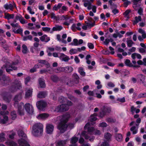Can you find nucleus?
Wrapping results in <instances>:
<instances>
[{"label": "nucleus", "mask_w": 146, "mask_h": 146, "mask_svg": "<svg viewBox=\"0 0 146 146\" xmlns=\"http://www.w3.org/2000/svg\"><path fill=\"white\" fill-rule=\"evenodd\" d=\"M6 144L8 146H17V143L13 141H8L6 142Z\"/></svg>", "instance_id": "obj_34"}, {"label": "nucleus", "mask_w": 146, "mask_h": 146, "mask_svg": "<svg viewBox=\"0 0 146 146\" xmlns=\"http://www.w3.org/2000/svg\"><path fill=\"white\" fill-rule=\"evenodd\" d=\"M23 30L22 29H21L20 28H19V29L16 30L15 29L13 30V32L15 33H19L20 34L22 32Z\"/></svg>", "instance_id": "obj_53"}, {"label": "nucleus", "mask_w": 146, "mask_h": 146, "mask_svg": "<svg viewBox=\"0 0 146 146\" xmlns=\"http://www.w3.org/2000/svg\"><path fill=\"white\" fill-rule=\"evenodd\" d=\"M9 120V118L7 115H3L2 118L0 117V123L2 124H6L7 123Z\"/></svg>", "instance_id": "obj_19"}, {"label": "nucleus", "mask_w": 146, "mask_h": 146, "mask_svg": "<svg viewBox=\"0 0 146 146\" xmlns=\"http://www.w3.org/2000/svg\"><path fill=\"white\" fill-rule=\"evenodd\" d=\"M97 115V114L96 113H94L91 115L90 117L88 123H90V124L93 125L95 123L94 121L97 119V118L96 117Z\"/></svg>", "instance_id": "obj_16"}, {"label": "nucleus", "mask_w": 146, "mask_h": 146, "mask_svg": "<svg viewBox=\"0 0 146 146\" xmlns=\"http://www.w3.org/2000/svg\"><path fill=\"white\" fill-rule=\"evenodd\" d=\"M58 101L60 103H63L66 101V99L63 96H61L59 98Z\"/></svg>", "instance_id": "obj_41"}, {"label": "nucleus", "mask_w": 146, "mask_h": 146, "mask_svg": "<svg viewBox=\"0 0 146 146\" xmlns=\"http://www.w3.org/2000/svg\"><path fill=\"white\" fill-rule=\"evenodd\" d=\"M115 139L118 141H121L123 139L122 135L120 133H117L115 135Z\"/></svg>", "instance_id": "obj_25"}, {"label": "nucleus", "mask_w": 146, "mask_h": 146, "mask_svg": "<svg viewBox=\"0 0 146 146\" xmlns=\"http://www.w3.org/2000/svg\"><path fill=\"white\" fill-rule=\"evenodd\" d=\"M72 103L70 101L67 102V104H62L58 106L56 108L58 111L63 112L67 111L69 109V106H72Z\"/></svg>", "instance_id": "obj_6"}, {"label": "nucleus", "mask_w": 146, "mask_h": 146, "mask_svg": "<svg viewBox=\"0 0 146 146\" xmlns=\"http://www.w3.org/2000/svg\"><path fill=\"white\" fill-rule=\"evenodd\" d=\"M125 63L126 65L129 67L133 66L132 64L130 62V61L129 59H127L125 61Z\"/></svg>", "instance_id": "obj_50"}, {"label": "nucleus", "mask_w": 146, "mask_h": 146, "mask_svg": "<svg viewBox=\"0 0 146 146\" xmlns=\"http://www.w3.org/2000/svg\"><path fill=\"white\" fill-rule=\"evenodd\" d=\"M101 132L99 130L95 129L94 131V134L96 135H99L101 134Z\"/></svg>", "instance_id": "obj_60"}, {"label": "nucleus", "mask_w": 146, "mask_h": 146, "mask_svg": "<svg viewBox=\"0 0 146 146\" xmlns=\"http://www.w3.org/2000/svg\"><path fill=\"white\" fill-rule=\"evenodd\" d=\"M78 139V137L74 136L72 137L70 140V142L71 143L73 144L77 142Z\"/></svg>", "instance_id": "obj_38"}, {"label": "nucleus", "mask_w": 146, "mask_h": 146, "mask_svg": "<svg viewBox=\"0 0 146 146\" xmlns=\"http://www.w3.org/2000/svg\"><path fill=\"white\" fill-rule=\"evenodd\" d=\"M66 140H60L57 141V146H63L66 143Z\"/></svg>", "instance_id": "obj_35"}, {"label": "nucleus", "mask_w": 146, "mask_h": 146, "mask_svg": "<svg viewBox=\"0 0 146 146\" xmlns=\"http://www.w3.org/2000/svg\"><path fill=\"white\" fill-rule=\"evenodd\" d=\"M22 98V94H20L16 95L14 98L15 102V106H18V113L20 115H22L24 114V110H23L24 104L23 103H20L19 105H18V101H20Z\"/></svg>", "instance_id": "obj_4"}, {"label": "nucleus", "mask_w": 146, "mask_h": 146, "mask_svg": "<svg viewBox=\"0 0 146 146\" xmlns=\"http://www.w3.org/2000/svg\"><path fill=\"white\" fill-rule=\"evenodd\" d=\"M111 137V134L108 133H106L104 135L105 138L107 140L109 141Z\"/></svg>", "instance_id": "obj_43"}, {"label": "nucleus", "mask_w": 146, "mask_h": 146, "mask_svg": "<svg viewBox=\"0 0 146 146\" xmlns=\"http://www.w3.org/2000/svg\"><path fill=\"white\" fill-rule=\"evenodd\" d=\"M21 84L20 82L17 81L13 84L10 88V91L12 92L15 91L17 89L21 88Z\"/></svg>", "instance_id": "obj_9"}, {"label": "nucleus", "mask_w": 146, "mask_h": 146, "mask_svg": "<svg viewBox=\"0 0 146 146\" xmlns=\"http://www.w3.org/2000/svg\"><path fill=\"white\" fill-rule=\"evenodd\" d=\"M11 118L12 119H15L17 117V115L16 112L15 111H12L11 113Z\"/></svg>", "instance_id": "obj_45"}, {"label": "nucleus", "mask_w": 146, "mask_h": 146, "mask_svg": "<svg viewBox=\"0 0 146 146\" xmlns=\"http://www.w3.org/2000/svg\"><path fill=\"white\" fill-rule=\"evenodd\" d=\"M17 64V63L13 62L10 65L9 62H8L6 64V65L5 66V67L6 68V71L9 72L12 71L13 70H17V67L14 66Z\"/></svg>", "instance_id": "obj_8"}, {"label": "nucleus", "mask_w": 146, "mask_h": 146, "mask_svg": "<svg viewBox=\"0 0 146 146\" xmlns=\"http://www.w3.org/2000/svg\"><path fill=\"white\" fill-rule=\"evenodd\" d=\"M92 125L90 124V123H88L84 127V129H87V132L84 131L81 133V136L84 137L86 139H89L90 141H92L94 138V137L93 136H90L92 134H94L95 130V129L93 127H90Z\"/></svg>", "instance_id": "obj_1"}, {"label": "nucleus", "mask_w": 146, "mask_h": 146, "mask_svg": "<svg viewBox=\"0 0 146 146\" xmlns=\"http://www.w3.org/2000/svg\"><path fill=\"white\" fill-rule=\"evenodd\" d=\"M46 95V93L45 92H39L37 95V97L40 98H42L45 97Z\"/></svg>", "instance_id": "obj_33"}, {"label": "nucleus", "mask_w": 146, "mask_h": 146, "mask_svg": "<svg viewBox=\"0 0 146 146\" xmlns=\"http://www.w3.org/2000/svg\"><path fill=\"white\" fill-rule=\"evenodd\" d=\"M66 72H72L73 70L71 66L65 67Z\"/></svg>", "instance_id": "obj_40"}, {"label": "nucleus", "mask_w": 146, "mask_h": 146, "mask_svg": "<svg viewBox=\"0 0 146 146\" xmlns=\"http://www.w3.org/2000/svg\"><path fill=\"white\" fill-rule=\"evenodd\" d=\"M27 10L28 11L29 13L31 14H34L35 12L32 11V9L30 7H28L27 8Z\"/></svg>", "instance_id": "obj_63"}, {"label": "nucleus", "mask_w": 146, "mask_h": 146, "mask_svg": "<svg viewBox=\"0 0 146 146\" xmlns=\"http://www.w3.org/2000/svg\"><path fill=\"white\" fill-rule=\"evenodd\" d=\"M139 33L142 35V36L143 38H146V33L144 30L141 29H139L138 30Z\"/></svg>", "instance_id": "obj_27"}, {"label": "nucleus", "mask_w": 146, "mask_h": 146, "mask_svg": "<svg viewBox=\"0 0 146 146\" xmlns=\"http://www.w3.org/2000/svg\"><path fill=\"white\" fill-rule=\"evenodd\" d=\"M131 57L134 60L136 58L138 59H141V55L136 53H134L132 54H131Z\"/></svg>", "instance_id": "obj_24"}, {"label": "nucleus", "mask_w": 146, "mask_h": 146, "mask_svg": "<svg viewBox=\"0 0 146 146\" xmlns=\"http://www.w3.org/2000/svg\"><path fill=\"white\" fill-rule=\"evenodd\" d=\"M18 134L20 137L22 138L18 141V143L20 146H30L27 142V138L25 134L21 130H19Z\"/></svg>", "instance_id": "obj_5"}, {"label": "nucleus", "mask_w": 146, "mask_h": 146, "mask_svg": "<svg viewBox=\"0 0 146 146\" xmlns=\"http://www.w3.org/2000/svg\"><path fill=\"white\" fill-rule=\"evenodd\" d=\"M38 63L35 65L36 68H40L42 67L43 65H46L47 66H50L49 64L46 61L44 60H38Z\"/></svg>", "instance_id": "obj_11"}, {"label": "nucleus", "mask_w": 146, "mask_h": 146, "mask_svg": "<svg viewBox=\"0 0 146 146\" xmlns=\"http://www.w3.org/2000/svg\"><path fill=\"white\" fill-rule=\"evenodd\" d=\"M49 116V114L46 113H43L40 114L37 117V118L39 119H44L47 118Z\"/></svg>", "instance_id": "obj_20"}, {"label": "nucleus", "mask_w": 146, "mask_h": 146, "mask_svg": "<svg viewBox=\"0 0 146 146\" xmlns=\"http://www.w3.org/2000/svg\"><path fill=\"white\" fill-rule=\"evenodd\" d=\"M84 2V5L85 7H87L88 10H90L92 9L93 12L95 13L96 11V7L95 5H92V3L89 1V0H83Z\"/></svg>", "instance_id": "obj_7"}, {"label": "nucleus", "mask_w": 146, "mask_h": 146, "mask_svg": "<svg viewBox=\"0 0 146 146\" xmlns=\"http://www.w3.org/2000/svg\"><path fill=\"white\" fill-rule=\"evenodd\" d=\"M51 80L54 82H56L58 80V77L55 75H52L51 77Z\"/></svg>", "instance_id": "obj_48"}, {"label": "nucleus", "mask_w": 146, "mask_h": 146, "mask_svg": "<svg viewBox=\"0 0 146 146\" xmlns=\"http://www.w3.org/2000/svg\"><path fill=\"white\" fill-rule=\"evenodd\" d=\"M5 134V133H2L0 134V141H3L6 140Z\"/></svg>", "instance_id": "obj_32"}, {"label": "nucleus", "mask_w": 146, "mask_h": 146, "mask_svg": "<svg viewBox=\"0 0 146 146\" xmlns=\"http://www.w3.org/2000/svg\"><path fill=\"white\" fill-rule=\"evenodd\" d=\"M3 7L6 9H10L11 11H13L14 9V7H16V5L13 2L12 3H7L5 4L3 6Z\"/></svg>", "instance_id": "obj_15"}, {"label": "nucleus", "mask_w": 146, "mask_h": 146, "mask_svg": "<svg viewBox=\"0 0 146 146\" xmlns=\"http://www.w3.org/2000/svg\"><path fill=\"white\" fill-rule=\"evenodd\" d=\"M67 96L68 98L72 101L75 102L77 100V99L76 98L72 96L71 95L69 94H67Z\"/></svg>", "instance_id": "obj_47"}, {"label": "nucleus", "mask_w": 146, "mask_h": 146, "mask_svg": "<svg viewBox=\"0 0 146 146\" xmlns=\"http://www.w3.org/2000/svg\"><path fill=\"white\" fill-rule=\"evenodd\" d=\"M22 48H23V52L24 54L26 53L28 50L27 46L23 44L22 45Z\"/></svg>", "instance_id": "obj_42"}, {"label": "nucleus", "mask_w": 146, "mask_h": 146, "mask_svg": "<svg viewBox=\"0 0 146 146\" xmlns=\"http://www.w3.org/2000/svg\"><path fill=\"white\" fill-rule=\"evenodd\" d=\"M63 29L62 27L61 26L56 25L53 27L52 30L53 31H60Z\"/></svg>", "instance_id": "obj_31"}, {"label": "nucleus", "mask_w": 146, "mask_h": 146, "mask_svg": "<svg viewBox=\"0 0 146 146\" xmlns=\"http://www.w3.org/2000/svg\"><path fill=\"white\" fill-rule=\"evenodd\" d=\"M146 98V93H140L138 96V98Z\"/></svg>", "instance_id": "obj_46"}, {"label": "nucleus", "mask_w": 146, "mask_h": 146, "mask_svg": "<svg viewBox=\"0 0 146 146\" xmlns=\"http://www.w3.org/2000/svg\"><path fill=\"white\" fill-rule=\"evenodd\" d=\"M24 107L26 111L30 114H32L34 111L32 106L29 103H26L24 105Z\"/></svg>", "instance_id": "obj_13"}, {"label": "nucleus", "mask_w": 146, "mask_h": 146, "mask_svg": "<svg viewBox=\"0 0 146 146\" xmlns=\"http://www.w3.org/2000/svg\"><path fill=\"white\" fill-rule=\"evenodd\" d=\"M101 146H109L108 142L105 141L101 145Z\"/></svg>", "instance_id": "obj_64"}, {"label": "nucleus", "mask_w": 146, "mask_h": 146, "mask_svg": "<svg viewBox=\"0 0 146 146\" xmlns=\"http://www.w3.org/2000/svg\"><path fill=\"white\" fill-rule=\"evenodd\" d=\"M106 121L109 123H113L116 121L115 119L112 118H108L106 119Z\"/></svg>", "instance_id": "obj_49"}, {"label": "nucleus", "mask_w": 146, "mask_h": 146, "mask_svg": "<svg viewBox=\"0 0 146 146\" xmlns=\"http://www.w3.org/2000/svg\"><path fill=\"white\" fill-rule=\"evenodd\" d=\"M78 71L80 74L83 76H84L86 75V73L84 72L83 68L80 67L78 68Z\"/></svg>", "instance_id": "obj_28"}, {"label": "nucleus", "mask_w": 146, "mask_h": 146, "mask_svg": "<svg viewBox=\"0 0 146 146\" xmlns=\"http://www.w3.org/2000/svg\"><path fill=\"white\" fill-rule=\"evenodd\" d=\"M40 40L42 41H44L45 42H48L50 40L49 37H48L46 35H44L40 37Z\"/></svg>", "instance_id": "obj_23"}, {"label": "nucleus", "mask_w": 146, "mask_h": 146, "mask_svg": "<svg viewBox=\"0 0 146 146\" xmlns=\"http://www.w3.org/2000/svg\"><path fill=\"white\" fill-rule=\"evenodd\" d=\"M54 126L50 124H47L46 125V131L48 134H51L53 131Z\"/></svg>", "instance_id": "obj_14"}, {"label": "nucleus", "mask_w": 146, "mask_h": 146, "mask_svg": "<svg viewBox=\"0 0 146 146\" xmlns=\"http://www.w3.org/2000/svg\"><path fill=\"white\" fill-rule=\"evenodd\" d=\"M30 80L31 78L29 76H28L25 79V84L26 85H27V83L30 82Z\"/></svg>", "instance_id": "obj_57"}, {"label": "nucleus", "mask_w": 146, "mask_h": 146, "mask_svg": "<svg viewBox=\"0 0 146 146\" xmlns=\"http://www.w3.org/2000/svg\"><path fill=\"white\" fill-rule=\"evenodd\" d=\"M138 77L140 79L141 82L144 84L145 81V76L142 74H140L138 75Z\"/></svg>", "instance_id": "obj_36"}, {"label": "nucleus", "mask_w": 146, "mask_h": 146, "mask_svg": "<svg viewBox=\"0 0 146 146\" xmlns=\"http://www.w3.org/2000/svg\"><path fill=\"white\" fill-rule=\"evenodd\" d=\"M117 101H119L120 102H121L122 103L124 102H125V98L123 97L122 98H118L117 99Z\"/></svg>", "instance_id": "obj_61"}, {"label": "nucleus", "mask_w": 146, "mask_h": 146, "mask_svg": "<svg viewBox=\"0 0 146 146\" xmlns=\"http://www.w3.org/2000/svg\"><path fill=\"white\" fill-rule=\"evenodd\" d=\"M32 36L31 35H29L28 36H23V40L24 41H26L28 40H32Z\"/></svg>", "instance_id": "obj_39"}, {"label": "nucleus", "mask_w": 146, "mask_h": 146, "mask_svg": "<svg viewBox=\"0 0 146 146\" xmlns=\"http://www.w3.org/2000/svg\"><path fill=\"white\" fill-rule=\"evenodd\" d=\"M69 115L65 114L62 116L58 117L57 120H60V122L58 125V129L62 133H63L66 130L68 126L66 124L68 121Z\"/></svg>", "instance_id": "obj_2"}, {"label": "nucleus", "mask_w": 146, "mask_h": 146, "mask_svg": "<svg viewBox=\"0 0 146 146\" xmlns=\"http://www.w3.org/2000/svg\"><path fill=\"white\" fill-rule=\"evenodd\" d=\"M43 125L40 123H35L33 126L32 133L35 136L41 135L43 132Z\"/></svg>", "instance_id": "obj_3"}, {"label": "nucleus", "mask_w": 146, "mask_h": 146, "mask_svg": "<svg viewBox=\"0 0 146 146\" xmlns=\"http://www.w3.org/2000/svg\"><path fill=\"white\" fill-rule=\"evenodd\" d=\"M33 92V89L31 88L27 89L26 90L25 97L29 98L31 96Z\"/></svg>", "instance_id": "obj_21"}, {"label": "nucleus", "mask_w": 146, "mask_h": 146, "mask_svg": "<svg viewBox=\"0 0 146 146\" xmlns=\"http://www.w3.org/2000/svg\"><path fill=\"white\" fill-rule=\"evenodd\" d=\"M136 126H133L130 128V130L132 132L133 134H135L137 133L138 129V124H136Z\"/></svg>", "instance_id": "obj_22"}, {"label": "nucleus", "mask_w": 146, "mask_h": 146, "mask_svg": "<svg viewBox=\"0 0 146 146\" xmlns=\"http://www.w3.org/2000/svg\"><path fill=\"white\" fill-rule=\"evenodd\" d=\"M62 19H63L66 20H67L70 19L71 18V17L68 16V15H63L62 16Z\"/></svg>", "instance_id": "obj_62"}, {"label": "nucleus", "mask_w": 146, "mask_h": 146, "mask_svg": "<svg viewBox=\"0 0 146 146\" xmlns=\"http://www.w3.org/2000/svg\"><path fill=\"white\" fill-rule=\"evenodd\" d=\"M137 10V12L139 15H143V9L142 8H140Z\"/></svg>", "instance_id": "obj_59"}, {"label": "nucleus", "mask_w": 146, "mask_h": 146, "mask_svg": "<svg viewBox=\"0 0 146 146\" xmlns=\"http://www.w3.org/2000/svg\"><path fill=\"white\" fill-rule=\"evenodd\" d=\"M133 7L135 10H137L139 8H140V5L137 3H134L133 5Z\"/></svg>", "instance_id": "obj_54"}, {"label": "nucleus", "mask_w": 146, "mask_h": 146, "mask_svg": "<svg viewBox=\"0 0 146 146\" xmlns=\"http://www.w3.org/2000/svg\"><path fill=\"white\" fill-rule=\"evenodd\" d=\"M3 99L7 102H9L11 100V98L10 97H4L3 98Z\"/></svg>", "instance_id": "obj_58"}, {"label": "nucleus", "mask_w": 146, "mask_h": 146, "mask_svg": "<svg viewBox=\"0 0 146 146\" xmlns=\"http://www.w3.org/2000/svg\"><path fill=\"white\" fill-rule=\"evenodd\" d=\"M5 133L7 134L6 136L7 139L8 138L11 139H13L15 134L13 131H9L5 132Z\"/></svg>", "instance_id": "obj_18"}, {"label": "nucleus", "mask_w": 146, "mask_h": 146, "mask_svg": "<svg viewBox=\"0 0 146 146\" xmlns=\"http://www.w3.org/2000/svg\"><path fill=\"white\" fill-rule=\"evenodd\" d=\"M78 52V50L77 49L72 48L69 51L70 53L71 54H75L76 53Z\"/></svg>", "instance_id": "obj_51"}, {"label": "nucleus", "mask_w": 146, "mask_h": 146, "mask_svg": "<svg viewBox=\"0 0 146 146\" xmlns=\"http://www.w3.org/2000/svg\"><path fill=\"white\" fill-rule=\"evenodd\" d=\"M14 15L13 14H10L9 13L5 14V17L7 19H13L14 17Z\"/></svg>", "instance_id": "obj_37"}, {"label": "nucleus", "mask_w": 146, "mask_h": 146, "mask_svg": "<svg viewBox=\"0 0 146 146\" xmlns=\"http://www.w3.org/2000/svg\"><path fill=\"white\" fill-rule=\"evenodd\" d=\"M38 82L41 88H43L45 87V84L43 79L39 78L38 80Z\"/></svg>", "instance_id": "obj_29"}, {"label": "nucleus", "mask_w": 146, "mask_h": 146, "mask_svg": "<svg viewBox=\"0 0 146 146\" xmlns=\"http://www.w3.org/2000/svg\"><path fill=\"white\" fill-rule=\"evenodd\" d=\"M59 58L62 61L67 62L69 59V57L62 53H59Z\"/></svg>", "instance_id": "obj_17"}, {"label": "nucleus", "mask_w": 146, "mask_h": 146, "mask_svg": "<svg viewBox=\"0 0 146 146\" xmlns=\"http://www.w3.org/2000/svg\"><path fill=\"white\" fill-rule=\"evenodd\" d=\"M142 20V18L141 16H139L137 17L136 16L135 18V20L133 21V24L135 25L139 22L141 21Z\"/></svg>", "instance_id": "obj_26"}, {"label": "nucleus", "mask_w": 146, "mask_h": 146, "mask_svg": "<svg viewBox=\"0 0 146 146\" xmlns=\"http://www.w3.org/2000/svg\"><path fill=\"white\" fill-rule=\"evenodd\" d=\"M70 44L72 45L78 46V41L76 39H74L72 42H71Z\"/></svg>", "instance_id": "obj_44"}, {"label": "nucleus", "mask_w": 146, "mask_h": 146, "mask_svg": "<svg viewBox=\"0 0 146 146\" xmlns=\"http://www.w3.org/2000/svg\"><path fill=\"white\" fill-rule=\"evenodd\" d=\"M19 21L20 23L22 24H24L27 23V21L25 20L23 17Z\"/></svg>", "instance_id": "obj_56"}, {"label": "nucleus", "mask_w": 146, "mask_h": 146, "mask_svg": "<svg viewBox=\"0 0 146 146\" xmlns=\"http://www.w3.org/2000/svg\"><path fill=\"white\" fill-rule=\"evenodd\" d=\"M29 28L31 30H34L35 29V27H34V24L32 23H29L28 24Z\"/></svg>", "instance_id": "obj_52"}, {"label": "nucleus", "mask_w": 146, "mask_h": 146, "mask_svg": "<svg viewBox=\"0 0 146 146\" xmlns=\"http://www.w3.org/2000/svg\"><path fill=\"white\" fill-rule=\"evenodd\" d=\"M127 46L129 47H131L135 43L131 40H129L127 38L126 41Z\"/></svg>", "instance_id": "obj_30"}, {"label": "nucleus", "mask_w": 146, "mask_h": 146, "mask_svg": "<svg viewBox=\"0 0 146 146\" xmlns=\"http://www.w3.org/2000/svg\"><path fill=\"white\" fill-rule=\"evenodd\" d=\"M111 110L110 108L107 107L103 106L101 109V111L100 112V116L102 117H103L107 113H110Z\"/></svg>", "instance_id": "obj_10"}, {"label": "nucleus", "mask_w": 146, "mask_h": 146, "mask_svg": "<svg viewBox=\"0 0 146 146\" xmlns=\"http://www.w3.org/2000/svg\"><path fill=\"white\" fill-rule=\"evenodd\" d=\"M37 108L40 110H43L47 106L46 102L43 100L38 101L36 103Z\"/></svg>", "instance_id": "obj_12"}, {"label": "nucleus", "mask_w": 146, "mask_h": 146, "mask_svg": "<svg viewBox=\"0 0 146 146\" xmlns=\"http://www.w3.org/2000/svg\"><path fill=\"white\" fill-rule=\"evenodd\" d=\"M107 126V124L105 122H102L99 123L98 126L101 127H105Z\"/></svg>", "instance_id": "obj_55"}]
</instances>
